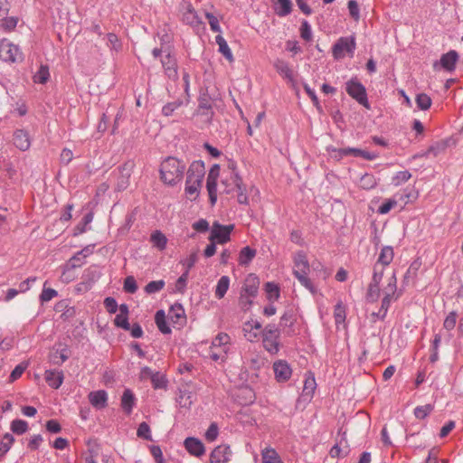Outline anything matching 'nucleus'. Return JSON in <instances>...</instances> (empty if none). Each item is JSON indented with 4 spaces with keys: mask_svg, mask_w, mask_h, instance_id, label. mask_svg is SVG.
I'll return each instance as SVG.
<instances>
[{
    "mask_svg": "<svg viewBox=\"0 0 463 463\" xmlns=\"http://www.w3.org/2000/svg\"><path fill=\"white\" fill-rule=\"evenodd\" d=\"M186 165L182 160L174 156L165 158L160 165L161 180L171 186L175 185L182 181Z\"/></svg>",
    "mask_w": 463,
    "mask_h": 463,
    "instance_id": "f257e3e1",
    "label": "nucleus"
},
{
    "mask_svg": "<svg viewBox=\"0 0 463 463\" xmlns=\"http://www.w3.org/2000/svg\"><path fill=\"white\" fill-rule=\"evenodd\" d=\"M355 49L354 36L340 37L332 47V55L335 60L343 59L345 54L353 57Z\"/></svg>",
    "mask_w": 463,
    "mask_h": 463,
    "instance_id": "f03ea898",
    "label": "nucleus"
},
{
    "mask_svg": "<svg viewBox=\"0 0 463 463\" xmlns=\"http://www.w3.org/2000/svg\"><path fill=\"white\" fill-rule=\"evenodd\" d=\"M345 91L360 105L366 109H370L366 89L357 78H352L345 83Z\"/></svg>",
    "mask_w": 463,
    "mask_h": 463,
    "instance_id": "7ed1b4c3",
    "label": "nucleus"
},
{
    "mask_svg": "<svg viewBox=\"0 0 463 463\" xmlns=\"http://www.w3.org/2000/svg\"><path fill=\"white\" fill-rule=\"evenodd\" d=\"M279 327L273 324L267 325L262 331L263 346L271 354H277L279 350Z\"/></svg>",
    "mask_w": 463,
    "mask_h": 463,
    "instance_id": "20e7f679",
    "label": "nucleus"
},
{
    "mask_svg": "<svg viewBox=\"0 0 463 463\" xmlns=\"http://www.w3.org/2000/svg\"><path fill=\"white\" fill-rule=\"evenodd\" d=\"M0 59L4 61L19 62L24 60V55L17 45L3 39L0 41Z\"/></svg>",
    "mask_w": 463,
    "mask_h": 463,
    "instance_id": "39448f33",
    "label": "nucleus"
},
{
    "mask_svg": "<svg viewBox=\"0 0 463 463\" xmlns=\"http://www.w3.org/2000/svg\"><path fill=\"white\" fill-rule=\"evenodd\" d=\"M234 230V224L222 225L214 222L211 228L209 241H213L218 244H224L231 240V233Z\"/></svg>",
    "mask_w": 463,
    "mask_h": 463,
    "instance_id": "423d86ee",
    "label": "nucleus"
},
{
    "mask_svg": "<svg viewBox=\"0 0 463 463\" xmlns=\"http://www.w3.org/2000/svg\"><path fill=\"white\" fill-rule=\"evenodd\" d=\"M134 165V162L128 161L117 168V191H125L129 186Z\"/></svg>",
    "mask_w": 463,
    "mask_h": 463,
    "instance_id": "0eeeda50",
    "label": "nucleus"
},
{
    "mask_svg": "<svg viewBox=\"0 0 463 463\" xmlns=\"http://www.w3.org/2000/svg\"><path fill=\"white\" fill-rule=\"evenodd\" d=\"M101 271L97 265H91L87 268L82 274L81 283L79 285V290L82 288L84 290H89L91 287L100 279Z\"/></svg>",
    "mask_w": 463,
    "mask_h": 463,
    "instance_id": "6e6552de",
    "label": "nucleus"
},
{
    "mask_svg": "<svg viewBox=\"0 0 463 463\" xmlns=\"http://www.w3.org/2000/svg\"><path fill=\"white\" fill-rule=\"evenodd\" d=\"M204 175V163L201 160L194 161L187 170L186 183L196 184V185L202 184Z\"/></svg>",
    "mask_w": 463,
    "mask_h": 463,
    "instance_id": "1a4fd4ad",
    "label": "nucleus"
},
{
    "mask_svg": "<svg viewBox=\"0 0 463 463\" xmlns=\"http://www.w3.org/2000/svg\"><path fill=\"white\" fill-rule=\"evenodd\" d=\"M180 11L182 12V20L184 24L193 27H197L202 24L197 12L190 2L184 1L180 5Z\"/></svg>",
    "mask_w": 463,
    "mask_h": 463,
    "instance_id": "9d476101",
    "label": "nucleus"
},
{
    "mask_svg": "<svg viewBox=\"0 0 463 463\" xmlns=\"http://www.w3.org/2000/svg\"><path fill=\"white\" fill-rule=\"evenodd\" d=\"M317 388V383L315 376L309 373L306 375L305 381H304V386L302 392L300 396L298 399V404L303 402V403H308L311 402L315 390Z\"/></svg>",
    "mask_w": 463,
    "mask_h": 463,
    "instance_id": "9b49d317",
    "label": "nucleus"
},
{
    "mask_svg": "<svg viewBox=\"0 0 463 463\" xmlns=\"http://www.w3.org/2000/svg\"><path fill=\"white\" fill-rule=\"evenodd\" d=\"M161 64L164 69V72L168 79L173 80L178 79L177 60L175 55L167 52V54L161 59Z\"/></svg>",
    "mask_w": 463,
    "mask_h": 463,
    "instance_id": "f8f14e48",
    "label": "nucleus"
},
{
    "mask_svg": "<svg viewBox=\"0 0 463 463\" xmlns=\"http://www.w3.org/2000/svg\"><path fill=\"white\" fill-rule=\"evenodd\" d=\"M232 450L230 446L222 444L217 446L210 455L211 463H227L230 461Z\"/></svg>",
    "mask_w": 463,
    "mask_h": 463,
    "instance_id": "ddd939ff",
    "label": "nucleus"
},
{
    "mask_svg": "<svg viewBox=\"0 0 463 463\" xmlns=\"http://www.w3.org/2000/svg\"><path fill=\"white\" fill-rule=\"evenodd\" d=\"M273 370L275 378L279 383L287 382L292 374V370L289 364L284 360L275 362L273 364Z\"/></svg>",
    "mask_w": 463,
    "mask_h": 463,
    "instance_id": "4468645a",
    "label": "nucleus"
},
{
    "mask_svg": "<svg viewBox=\"0 0 463 463\" xmlns=\"http://www.w3.org/2000/svg\"><path fill=\"white\" fill-rule=\"evenodd\" d=\"M260 287V279L254 273H250L244 279L241 293L250 295V297H257Z\"/></svg>",
    "mask_w": 463,
    "mask_h": 463,
    "instance_id": "2eb2a0df",
    "label": "nucleus"
},
{
    "mask_svg": "<svg viewBox=\"0 0 463 463\" xmlns=\"http://www.w3.org/2000/svg\"><path fill=\"white\" fill-rule=\"evenodd\" d=\"M185 449L194 457H201L205 453V448L203 442L194 437H188L184 441Z\"/></svg>",
    "mask_w": 463,
    "mask_h": 463,
    "instance_id": "dca6fc26",
    "label": "nucleus"
},
{
    "mask_svg": "<svg viewBox=\"0 0 463 463\" xmlns=\"http://www.w3.org/2000/svg\"><path fill=\"white\" fill-rule=\"evenodd\" d=\"M118 310L119 313L116 316L114 324L117 327L128 331L130 329V324L128 322V306L127 304H121Z\"/></svg>",
    "mask_w": 463,
    "mask_h": 463,
    "instance_id": "f3484780",
    "label": "nucleus"
},
{
    "mask_svg": "<svg viewBox=\"0 0 463 463\" xmlns=\"http://www.w3.org/2000/svg\"><path fill=\"white\" fill-rule=\"evenodd\" d=\"M458 60V53L454 50H450L441 55L439 63L445 71L451 72L455 70Z\"/></svg>",
    "mask_w": 463,
    "mask_h": 463,
    "instance_id": "a211bd4d",
    "label": "nucleus"
},
{
    "mask_svg": "<svg viewBox=\"0 0 463 463\" xmlns=\"http://www.w3.org/2000/svg\"><path fill=\"white\" fill-rule=\"evenodd\" d=\"M14 145L21 151H26L31 146L29 134L24 129H17L14 133Z\"/></svg>",
    "mask_w": 463,
    "mask_h": 463,
    "instance_id": "6ab92c4d",
    "label": "nucleus"
},
{
    "mask_svg": "<svg viewBox=\"0 0 463 463\" xmlns=\"http://www.w3.org/2000/svg\"><path fill=\"white\" fill-rule=\"evenodd\" d=\"M44 378L50 387L58 389L63 383L64 375L62 371L46 370Z\"/></svg>",
    "mask_w": 463,
    "mask_h": 463,
    "instance_id": "aec40b11",
    "label": "nucleus"
},
{
    "mask_svg": "<svg viewBox=\"0 0 463 463\" xmlns=\"http://www.w3.org/2000/svg\"><path fill=\"white\" fill-rule=\"evenodd\" d=\"M90 404L97 409H103L108 404V393L104 390L91 392L89 394Z\"/></svg>",
    "mask_w": 463,
    "mask_h": 463,
    "instance_id": "412c9836",
    "label": "nucleus"
},
{
    "mask_svg": "<svg viewBox=\"0 0 463 463\" xmlns=\"http://www.w3.org/2000/svg\"><path fill=\"white\" fill-rule=\"evenodd\" d=\"M294 266L295 269L293 274H297L298 272L307 273L309 271V263L304 251L299 250L296 252L294 256Z\"/></svg>",
    "mask_w": 463,
    "mask_h": 463,
    "instance_id": "4be33fe9",
    "label": "nucleus"
},
{
    "mask_svg": "<svg viewBox=\"0 0 463 463\" xmlns=\"http://www.w3.org/2000/svg\"><path fill=\"white\" fill-rule=\"evenodd\" d=\"M136 402L133 392L130 389H125L121 396V408L127 415L131 414Z\"/></svg>",
    "mask_w": 463,
    "mask_h": 463,
    "instance_id": "5701e85b",
    "label": "nucleus"
},
{
    "mask_svg": "<svg viewBox=\"0 0 463 463\" xmlns=\"http://www.w3.org/2000/svg\"><path fill=\"white\" fill-rule=\"evenodd\" d=\"M274 68L276 69L277 72L282 76L283 78L287 79L290 82H294V74L293 71L289 68V65L287 61L281 59H277L274 61Z\"/></svg>",
    "mask_w": 463,
    "mask_h": 463,
    "instance_id": "b1692460",
    "label": "nucleus"
},
{
    "mask_svg": "<svg viewBox=\"0 0 463 463\" xmlns=\"http://www.w3.org/2000/svg\"><path fill=\"white\" fill-rule=\"evenodd\" d=\"M274 11L279 17L288 15L292 11L291 0H272Z\"/></svg>",
    "mask_w": 463,
    "mask_h": 463,
    "instance_id": "393cba45",
    "label": "nucleus"
},
{
    "mask_svg": "<svg viewBox=\"0 0 463 463\" xmlns=\"http://www.w3.org/2000/svg\"><path fill=\"white\" fill-rule=\"evenodd\" d=\"M83 263V258L76 252L64 265L62 276L66 277V280H71V278L68 275L70 271L76 268H80Z\"/></svg>",
    "mask_w": 463,
    "mask_h": 463,
    "instance_id": "a878e982",
    "label": "nucleus"
},
{
    "mask_svg": "<svg viewBox=\"0 0 463 463\" xmlns=\"http://www.w3.org/2000/svg\"><path fill=\"white\" fill-rule=\"evenodd\" d=\"M233 182H234L235 187L238 192V194H237L238 203L240 204H248L249 200H248V196L246 194V188L242 184V180H241V176L237 173L233 174Z\"/></svg>",
    "mask_w": 463,
    "mask_h": 463,
    "instance_id": "bb28decb",
    "label": "nucleus"
},
{
    "mask_svg": "<svg viewBox=\"0 0 463 463\" xmlns=\"http://www.w3.org/2000/svg\"><path fill=\"white\" fill-rule=\"evenodd\" d=\"M257 254L256 250L250 246L243 247L239 253L238 262L241 266H248Z\"/></svg>",
    "mask_w": 463,
    "mask_h": 463,
    "instance_id": "cd10ccee",
    "label": "nucleus"
},
{
    "mask_svg": "<svg viewBox=\"0 0 463 463\" xmlns=\"http://www.w3.org/2000/svg\"><path fill=\"white\" fill-rule=\"evenodd\" d=\"M394 257L393 249L392 246H383L381 250V252L378 256L376 263H379L383 266H389L392 261Z\"/></svg>",
    "mask_w": 463,
    "mask_h": 463,
    "instance_id": "c85d7f7f",
    "label": "nucleus"
},
{
    "mask_svg": "<svg viewBox=\"0 0 463 463\" xmlns=\"http://www.w3.org/2000/svg\"><path fill=\"white\" fill-rule=\"evenodd\" d=\"M262 463H284L279 453L272 448L267 447L261 450Z\"/></svg>",
    "mask_w": 463,
    "mask_h": 463,
    "instance_id": "c756f323",
    "label": "nucleus"
},
{
    "mask_svg": "<svg viewBox=\"0 0 463 463\" xmlns=\"http://www.w3.org/2000/svg\"><path fill=\"white\" fill-rule=\"evenodd\" d=\"M230 287V278L228 276H222L217 282L214 295L218 299H222L227 293Z\"/></svg>",
    "mask_w": 463,
    "mask_h": 463,
    "instance_id": "7c9ffc66",
    "label": "nucleus"
},
{
    "mask_svg": "<svg viewBox=\"0 0 463 463\" xmlns=\"http://www.w3.org/2000/svg\"><path fill=\"white\" fill-rule=\"evenodd\" d=\"M68 358H69V350L66 346L61 350L57 349V350L52 352L50 354V361L53 364H57V365L62 364L65 361L68 360Z\"/></svg>",
    "mask_w": 463,
    "mask_h": 463,
    "instance_id": "2f4dec72",
    "label": "nucleus"
},
{
    "mask_svg": "<svg viewBox=\"0 0 463 463\" xmlns=\"http://www.w3.org/2000/svg\"><path fill=\"white\" fill-rule=\"evenodd\" d=\"M155 322H156V325L158 327L159 331L162 334L168 335L171 333V328L166 323L165 315L164 310L156 311V313L155 315Z\"/></svg>",
    "mask_w": 463,
    "mask_h": 463,
    "instance_id": "473e14b6",
    "label": "nucleus"
},
{
    "mask_svg": "<svg viewBox=\"0 0 463 463\" xmlns=\"http://www.w3.org/2000/svg\"><path fill=\"white\" fill-rule=\"evenodd\" d=\"M215 42L219 46V52L229 61H233V55L232 52L225 41V39L222 35H217L215 37Z\"/></svg>",
    "mask_w": 463,
    "mask_h": 463,
    "instance_id": "72a5a7b5",
    "label": "nucleus"
},
{
    "mask_svg": "<svg viewBox=\"0 0 463 463\" xmlns=\"http://www.w3.org/2000/svg\"><path fill=\"white\" fill-rule=\"evenodd\" d=\"M92 213H88L85 214L81 221L74 227L73 236H78L84 233L88 230V225L92 222Z\"/></svg>",
    "mask_w": 463,
    "mask_h": 463,
    "instance_id": "f704fd0d",
    "label": "nucleus"
},
{
    "mask_svg": "<svg viewBox=\"0 0 463 463\" xmlns=\"http://www.w3.org/2000/svg\"><path fill=\"white\" fill-rule=\"evenodd\" d=\"M220 175V165L218 164H214L207 175L206 180V188H217V180Z\"/></svg>",
    "mask_w": 463,
    "mask_h": 463,
    "instance_id": "c9c22d12",
    "label": "nucleus"
},
{
    "mask_svg": "<svg viewBox=\"0 0 463 463\" xmlns=\"http://www.w3.org/2000/svg\"><path fill=\"white\" fill-rule=\"evenodd\" d=\"M150 241L153 243L154 247L160 250H165L167 244V239L165 235L163 234L160 231H155L151 234Z\"/></svg>",
    "mask_w": 463,
    "mask_h": 463,
    "instance_id": "e433bc0d",
    "label": "nucleus"
},
{
    "mask_svg": "<svg viewBox=\"0 0 463 463\" xmlns=\"http://www.w3.org/2000/svg\"><path fill=\"white\" fill-rule=\"evenodd\" d=\"M349 156L362 157L366 160H374L379 155L378 153L368 152L360 148L348 147Z\"/></svg>",
    "mask_w": 463,
    "mask_h": 463,
    "instance_id": "4c0bfd02",
    "label": "nucleus"
},
{
    "mask_svg": "<svg viewBox=\"0 0 463 463\" xmlns=\"http://www.w3.org/2000/svg\"><path fill=\"white\" fill-rule=\"evenodd\" d=\"M418 196L416 191L413 188L404 189L402 193H397L395 197L399 200V202L403 203V206L410 202L414 201Z\"/></svg>",
    "mask_w": 463,
    "mask_h": 463,
    "instance_id": "58836bf2",
    "label": "nucleus"
},
{
    "mask_svg": "<svg viewBox=\"0 0 463 463\" xmlns=\"http://www.w3.org/2000/svg\"><path fill=\"white\" fill-rule=\"evenodd\" d=\"M14 438L10 433H5L0 441V458H3L10 450L14 442Z\"/></svg>",
    "mask_w": 463,
    "mask_h": 463,
    "instance_id": "ea45409f",
    "label": "nucleus"
},
{
    "mask_svg": "<svg viewBox=\"0 0 463 463\" xmlns=\"http://www.w3.org/2000/svg\"><path fill=\"white\" fill-rule=\"evenodd\" d=\"M49 67L42 64L37 72L33 75V81L35 83L45 84L49 80Z\"/></svg>",
    "mask_w": 463,
    "mask_h": 463,
    "instance_id": "a19ab883",
    "label": "nucleus"
},
{
    "mask_svg": "<svg viewBox=\"0 0 463 463\" xmlns=\"http://www.w3.org/2000/svg\"><path fill=\"white\" fill-rule=\"evenodd\" d=\"M229 343L230 336L225 333H220L213 340L212 345L210 347L228 350L227 345Z\"/></svg>",
    "mask_w": 463,
    "mask_h": 463,
    "instance_id": "79ce46f5",
    "label": "nucleus"
},
{
    "mask_svg": "<svg viewBox=\"0 0 463 463\" xmlns=\"http://www.w3.org/2000/svg\"><path fill=\"white\" fill-rule=\"evenodd\" d=\"M380 297V283L371 281L368 285L366 299L368 302H375Z\"/></svg>",
    "mask_w": 463,
    "mask_h": 463,
    "instance_id": "37998d69",
    "label": "nucleus"
},
{
    "mask_svg": "<svg viewBox=\"0 0 463 463\" xmlns=\"http://www.w3.org/2000/svg\"><path fill=\"white\" fill-rule=\"evenodd\" d=\"M184 104L183 99H177L172 102L166 103L162 108V115L165 117H170L174 112Z\"/></svg>",
    "mask_w": 463,
    "mask_h": 463,
    "instance_id": "c03bdc74",
    "label": "nucleus"
},
{
    "mask_svg": "<svg viewBox=\"0 0 463 463\" xmlns=\"http://www.w3.org/2000/svg\"><path fill=\"white\" fill-rule=\"evenodd\" d=\"M151 383L154 389H166L168 381L166 377L160 372H156L151 379Z\"/></svg>",
    "mask_w": 463,
    "mask_h": 463,
    "instance_id": "a18cd8bd",
    "label": "nucleus"
},
{
    "mask_svg": "<svg viewBox=\"0 0 463 463\" xmlns=\"http://www.w3.org/2000/svg\"><path fill=\"white\" fill-rule=\"evenodd\" d=\"M10 429L14 434L22 435L28 430V423L24 420L16 419L11 422Z\"/></svg>",
    "mask_w": 463,
    "mask_h": 463,
    "instance_id": "49530a36",
    "label": "nucleus"
},
{
    "mask_svg": "<svg viewBox=\"0 0 463 463\" xmlns=\"http://www.w3.org/2000/svg\"><path fill=\"white\" fill-rule=\"evenodd\" d=\"M399 203V200L395 197L385 200L377 209L379 214H386Z\"/></svg>",
    "mask_w": 463,
    "mask_h": 463,
    "instance_id": "de8ad7c7",
    "label": "nucleus"
},
{
    "mask_svg": "<svg viewBox=\"0 0 463 463\" xmlns=\"http://www.w3.org/2000/svg\"><path fill=\"white\" fill-rule=\"evenodd\" d=\"M326 151L329 153L331 158L340 161L345 156H349L348 147L336 148L334 146H327Z\"/></svg>",
    "mask_w": 463,
    "mask_h": 463,
    "instance_id": "09e8293b",
    "label": "nucleus"
},
{
    "mask_svg": "<svg viewBox=\"0 0 463 463\" xmlns=\"http://www.w3.org/2000/svg\"><path fill=\"white\" fill-rule=\"evenodd\" d=\"M415 101H416L418 109H420L421 110L429 109L432 103L430 97L429 95H427L426 93L417 94Z\"/></svg>",
    "mask_w": 463,
    "mask_h": 463,
    "instance_id": "8fccbe9b",
    "label": "nucleus"
},
{
    "mask_svg": "<svg viewBox=\"0 0 463 463\" xmlns=\"http://www.w3.org/2000/svg\"><path fill=\"white\" fill-rule=\"evenodd\" d=\"M411 177V174L407 171H399L395 174V175L392 178V184L394 186H400L401 184H404L408 180H410Z\"/></svg>",
    "mask_w": 463,
    "mask_h": 463,
    "instance_id": "3c124183",
    "label": "nucleus"
},
{
    "mask_svg": "<svg viewBox=\"0 0 463 463\" xmlns=\"http://www.w3.org/2000/svg\"><path fill=\"white\" fill-rule=\"evenodd\" d=\"M265 291L269 300H277L279 298V288L274 282H267L265 284Z\"/></svg>",
    "mask_w": 463,
    "mask_h": 463,
    "instance_id": "603ef678",
    "label": "nucleus"
},
{
    "mask_svg": "<svg viewBox=\"0 0 463 463\" xmlns=\"http://www.w3.org/2000/svg\"><path fill=\"white\" fill-rule=\"evenodd\" d=\"M165 283L163 279L152 280L148 282L145 287V291L147 294H155L164 288Z\"/></svg>",
    "mask_w": 463,
    "mask_h": 463,
    "instance_id": "864d4df0",
    "label": "nucleus"
},
{
    "mask_svg": "<svg viewBox=\"0 0 463 463\" xmlns=\"http://www.w3.org/2000/svg\"><path fill=\"white\" fill-rule=\"evenodd\" d=\"M137 435L138 438L146 439V440H152V435H151V430L149 425L143 421L138 425Z\"/></svg>",
    "mask_w": 463,
    "mask_h": 463,
    "instance_id": "5fc2aeb1",
    "label": "nucleus"
},
{
    "mask_svg": "<svg viewBox=\"0 0 463 463\" xmlns=\"http://www.w3.org/2000/svg\"><path fill=\"white\" fill-rule=\"evenodd\" d=\"M227 352H228V350H225V349L210 347L207 355L209 358H211L213 361H215V362L224 361Z\"/></svg>",
    "mask_w": 463,
    "mask_h": 463,
    "instance_id": "6e6d98bb",
    "label": "nucleus"
},
{
    "mask_svg": "<svg viewBox=\"0 0 463 463\" xmlns=\"http://www.w3.org/2000/svg\"><path fill=\"white\" fill-rule=\"evenodd\" d=\"M176 402L183 408H189L192 404L191 393L187 391H179Z\"/></svg>",
    "mask_w": 463,
    "mask_h": 463,
    "instance_id": "4d7b16f0",
    "label": "nucleus"
},
{
    "mask_svg": "<svg viewBox=\"0 0 463 463\" xmlns=\"http://www.w3.org/2000/svg\"><path fill=\"white\" fill-rule=\"evenodd\" d=\"M433 410V406L430 404H426L423 406H417L414 409V416L419 420L425 419Z\"/></svg>",
    "mask_w": 463,
    "mask_h": 463,
    "instance_id": "13d9d810",
    "label": "nucleus"
},
{
    "mask_svg": "<svg viewBox=\"0 0 463 463\" xmlns=\"http://www.w3.org/2000/svg\"><path fill=\"white\" fill-rule=\"evenodd\" d=\"M202 109H213L212 99L207 93L200 95L198 99L197 111L202 112Z\"/></svg>",
    "mask_w": 463,
    "mask_h": 463,
    "instance_id": "bf43d9fd",
    "label": "nucleus"
},
{
    "mask_svg": "<svg viewBox=\"0 0 463 463\" xmlns=\"http://www.w3.org/2000/svg\"><path fill=\"white\" fill-rule=\"evenodd\" d=\"M334 317H335V324L336 325L345 322V317H346V315H345V307L343 306V304L341 302L337 303L335 306Z\"/></svg>",
    "mask_w": 463,
    "mask_h": 463,
    "instance_id": "052dcab7",
    "label": "nucleus"
},
{
    "mask_svg": "<svg viewBox=\"0 0 463 463\" xmlns=\"http://www.w3.org/2000/svg\"><path fill=\"white\" fill-rule=\"evenodd\" d=\"M202 184L196 185V184L185 182V194L191 200H195L199 195Z\"/></svg>",
    "mask_w": 463,
    "mask_h": 463,
    "instance_id": "680f3d73",
    "label": "nucleus"
},
{
    "mask_svg": "<svg viewBox=\"0 0 463 463\" xmlns=\"http://www.w3.org/2000/svg\"><path fill=\"white\" fill-rule=\"evenodd\" d=\"M294 276L298 279V280L300 282V284L305 287L307 289H308L310 292H315V287L311 280L307 278V273H301L298 272L297 274H294Z\"/></svg>",
    "mask_w": 463,
    "mask_h": 463,
    "instance_id": "e2e57ef3",
    "label": "nucleus"
},
{
    "mask_svg": "<svg viewBox=\"0 0 463 463\" xmlns=\"http://www.w3.org/2000/svg\"><path fill=\"white\" fill-rule=\"evenodd\" d=\"M457 317L458 314L456 311L449 312L443 322L444 328L448 331L453 330L457 324Z\"/></svg>",
    "mask_w": 463,
    "mask_h": 463,
    "instance_id": "0e129e2a",
    "label": "nucleus"
},
{
    "mask_svg": "<svg viewBox=\"0 0 463 463\" xmlns=\"http://www.w3.org/2000/svg\"><path fill=\"white\" fill-rule=\"evenodd\" d=\"M300 36L303 40L309 42L312 40L311 25L307 20H303L300 26Z\"/></svg>",
    "mask_w": 463,
    "mask_h": 463,
    "instance_id": "69168bd1",
    "label": "nucleus"
},
{
    "mask_svg": "<svg viewBox=\"0 0 463 463\" xmlns=\"http://www.w3.org/2000/svg\"><path fill=\"white\" fill-rule=\"evenodd\" d=\"M420 267V262L418 261V260H414L409 267V269H407L405 275H404V278H403V281L404 283H407L408 280L410 279H413L416 277L417 275V272L419 270Z\"/></svg>",
    "mask_w": 463,
    "mask_h": 463,
    "instance_id": "338daca9",
    "label": "nucleus"
},
{
    "mask_svg": "<svg viewBox=\"0 0 463 463\" xmlns=\"http://www.w3.org/2000/svg\"><path fill=\"white\" fill-rule=\"evenodd\" d=\"M123 288L126 292L134 294L137 290V284L133 276H128L124 280Z\"/></svg>",
    "mask_w": 463,
    "mask_h": 463,
    "instance_id": "774afa93",
    "label": "nucleus"
}]
</instances>
